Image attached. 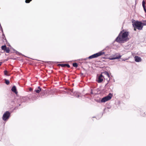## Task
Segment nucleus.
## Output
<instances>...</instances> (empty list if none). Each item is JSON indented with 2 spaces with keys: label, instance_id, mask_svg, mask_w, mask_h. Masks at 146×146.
I'll return each mask as SVG.
<instances>
[{
  "label": "nucleus",
  "instance_id": "obj_2",
  "mask_svg": "<svg viewBox=\"0 0 146 146\" xmlns=\"http://www.w3.org/2000/svg\"><path fill=\"white\" fill-rule=\"evenodd\" d=\"M132 23L133 27H136L139 30H141L142 29L143 26L141 22L135 21V20H133L132 21Z\"/></svg>",
  "mask_w": 146,
  "mask_h": 146
},
{
  "label": "nucleus",
  "instance_id": "obj_17",
  "mask_svg": "<svg viewBox=\"0 0 146 146\" xmlns=\"http://www.w3.org/2000/svg\"><path fill=\"white\" fill-rule=\"evenodd\" d=\"M42 91V89H36L35 90V91L37 93H39L40 91Z\"/></svg>",
  "mask_w": 146,
  "mask_h": 146
},
{
  "label": "nucleus",
  "instance_id": "obj_32",
  "mask_svg": "<svg viewBox=\"0 0 146 146\" xmlns=\"http://www.w3.org/2000/svg\"><path fill=\"white\" fill-rule=\"evenodd\" d=\"M96 101L98 102H100V101Z\"/></svg>",
  "mask_w": 146,
  "mask_h": 146
},
{
  "label": "nucleus",
  "instance_id": "obj_28",
  "mask_svg": "<svg viewBox=\"0 0 146 146\" xmlns=\"http://www.w3.org/2000/svg\"><path fill=\"white\" fill-rule=\"evenodd\" d=\"M29 91H32V88H29Z\"/></svg>",
  "mask_w": 146,
  "mask_h": 146
},
{
  "label": "nucleus",
  "instance_id": "obj_21",
  "mask_svg": "<svg viewBox=\"0 0 146 146\" xmlns=\"http://www.w3.org/2000/svg\"><path fill=\"white\" fill-rule=\"evenodd\" d=\"M5 83L7 84L8 85L10 83L9 81L8 80H7V79L5 80Z\"/></svg>",
  "mask_w": 146,
  "mask_h": 146
},
{
  "label": "nucleus",
  "instance_id": "obj_12",
  "mask_svg": "<svg viewBox=\"0 0 146 146\" xmlns=\"http://www.w3.org/2000/svg\"><path fill=\"white\" fill-rule=\"evenodd\" d=\"M73 95L75 96H76L77 98H79L80 96L78 93L77 92H74V93Z\"/></svg>",
  "mask_w": 146,
  "mask_h": 146
},
{
  "label": "nucleus",
  "instance_id": "obj_33",
  "mask_svg": "<svg viewBox=\"0 0 146 146\" xmlns=\"http://www.w3.org/2000/svg\"><path fill=\"white\" fill-rule=\"evenodd\" d=\"M21 105V104H19V106Z\"/></svg>",
  "mask_w": 146,
  "mask_h": 146
},
{
  "label": "nucleus",
  "instance_id": "obj_15",
  "mask_svg": "<svg viewBox=\"0 0 146 146\" xmlns=\"http://www.w3.org/2000/svg\"><path fill=\"white\" fill-rule=\"evenodd\" d=\"M94 58V56L93 55H92L90 56H89L88 58H89V59H92V58ZM87 58H85V59H84L82 60H86Z\"/></svg>",
  "mask_w": 146,
  "mask_h": 146
},
{
  "label": "nucleus",
  "instance_id": "obj_13",
  "mask_svg": "<svg viewBox=\"0 0 146 146\" xmlns=\"http://www.w3.org/2000/svg\"><path fill=\"white\" fill-rule=\"evenodd\" d=\"M103 73L104 74L107 75V76H108V78H110L109 74L108 72L105 71Z\"/></svg>",
  "mask_w": 146,
  "mask_h": 146
},
{
  "label": "nucleus",
  "instance_id": "obj_30",
  "mask_svg": "<svg viewBox=\"0 0 146 146\" xmlns=\"http://www.w3.org/2000/svg\"><path fill=\"white\" fill-rule=\"evenodd\" d=\"M81 76H83L84 75L83 73H81Z\"/></svg>",
  "mask_w": 146,
  "mask_h": 146
},
{
  "label": "nucleus",
  "instance_id": "obj_10",
  "mask_svg": "<svg viewBox=\"0 0 146 146\" xmlns=\"http://www.w3.org/2000/svg\"><path fill=\"white\" fill-rule=\"evenodd\" d=\"M145 2L144 0H143L142 2V6L143 7V9L144 11H145V12H146V9L145 8Z\"/></svg>",
  "mask_w": 146,
  "mask_h": 146
},
{
  "label": "nucleus",
  "instance_id": "obj_9",
  "mask_svg": "<svg viewBox=\"0 0 146 146\" xmlns=\"http://www.w3.org/2000/svg\"><path fill=\"white\" fill-rule=\"evenodd\" d=\"M11 90L13 92L17 94V93L16 88L15 86H13L11 89Z\"/></svg>",
  "mask_w": 146,
  "mask_h": 146
},
{
  "label": "nucleus",
  "instance_id": "obj_20",
  "mask_svg": "<svg viewBox=\"0 0 146 146\" xmlns=\"http://www.w3.org/2000/svg\"><path fill=\"white\" fill-rule=\"evenodd\" d=\"M5 51L7 53H9L10 51V49L9 48H7Z\"/></svg>",
  "mask_w": 146,
  "mask_h": 146
},
{
  "label": "nucleus",
  "instance_id": "obj_14",
  "mask_svg": "<svg viewBox=\"0 0 146 146\" xmlns=\"http://www.w3.org/2000/svg\"><path fill=\"white\" fill-rule=\"evenodd\" d=\"M2 40H3V41H4V40H5L6 41L7 40L3 33L2 35Z\"/></svg>",
  "mask_w": 146,
  "mask_h": 146
},
{
  "label": "nucleus",
  "instance_id": "obj_19",
  "mask_svg": "<svg viewBox=\"0 0 146 146\" xmlns=\"http://www.w3.org/2000/svg\"><path fill=\"white\" fill-rule=\"evenodd\" d=\"M73 66L75 67H77L78 66V65L76 63H74L72 64Z\"/></svg>",
  "mask_w": 146,
  "mask_h": 146
},
{
  "label": "nucleus",
  "instance_id": "obj_5",
  "mask_svg": "<svg viewBox=\"0 0 146 146\" xmlns=\"http://www.w3.org/2000/svg\"><path fill=\"white\" fill-rule=\"evenodd\" d=\"M104 52L102 51H100L96 53L93 54L94 58H97L99 56H100L104 54Z\"/></svg>",
  "mask_w": 146,
  "mask_h": 146
},
{
  "label": "nucleus",
  "instance_id": "obj_25",
  "mask_svg": "<svg viewBox=\"0 0 146 146\" xmlns=\"http://www.w3.org/2000/svg\"><path fill=\"white\" fill-rule=\"evenodd\" d=\"M91 92H90L91 94H93V90H92L91 89Z\"/></svg>",
  "mask_w": 146,
  "mask_h": 146
},
{
  "label": "nucleus",
  "instance_id": "obj_26",
  "mask_svg": "<svg viewBox=\"0 0 146 146\" xmlns=\"http://www.w3.org/2000/svg\"><path fill=\"white\" fill-rule=\"evenodd\" d=\"M127 60L126 59H122V61H125V60Z\"/></svg>",
  "mask_w": 146,
  "mask_h": 146
},
{
  "label": "nucleus",
  "instance_id": "obj_4",
  "mask_svg": "<svg viewBox=\"0 0 146 146\" xmlns=\"http://www.w3.org/2000/svg\"><path fill=\"white\" fill-rule=\"evenodd\" d=\"M10 115V113L9 111H6L3 114L2 118L4 121H5L9 118Z\"/></svg>",
  "mask_w": 146,
  "mask_h": 146
},
{
  "label": "nucleus",
  "instance_id": "obj_3",
  "mask_svg": "<svg viewBox=\"0 0 146 146\" xmlns=\"http://www.w3.org/2000/svg\"><path fill=\"white\" fill-rule=\"evenodd\" d=\"M113 95L111 93H109L108 95L102 98L101 100V102H105L110 100L112 97Z\"/></svg>",
  "mask_w": 146,
  "mask_h": 146
},
{
  "label": "nucleus",
  "instance_id": "obj_31",
  "mask_svg": "<svg viewBox=\"0 0 146 146\" xmlns=\"http://www.w3.org/2000/svg\"><path fill=\"white\" fill-rule=\"evenodd\" d=\"M134 27V30L135 31H136V29H135V27Z\"/></svg>",
  "mask_w": 146,
  "mask_h": 146
},
{
  "label": "nucleus",
  "instance_id": "obj_18",
  "mask_svg": "<svg viewBox=\"0 0 146 146\" xmlns=\"http://www.w3.org/2000/svg\"><path fill=\"white\" fill-rule=\"evenodd\" d=\"M141 22L143 26L146 25V20L142 21Z\"/></svg>",
  "mask_w": 146,
  "mask_h": 146
},
{
  "label": "nucleus",
  "instance_id": "obj_1",
  "mask_svg": "<svg viewBox=\"0 0 146 146\" xmlns=\"http://www.w3.org/2000/svg\"><path fill=\"white\" fill-rule=\"evenodd\" d=\"M123 31H124L123 30L120 32L118 36L115 40V41L121 43L124 42H126L129 40V38H128V32L125 31L123 33Z\"/></svg>",
  "mask_w": 146,
  "mask_h": 146
},
{
  "label": "nucleus",
  "instance_id": "obj_22",
  "mask_svg": "<svg viewBox=\"0 0 146 146\" xmlns=\"http://www.w3.org/2000/svg\"><path fill=\"white\" fill-rule=\"evenodd\" d=\"M13 50H14V51H16V53L17 54H19V55H22L21 53L19 52H18L17 51H16L14 49H13Z\"/></svg>",
  "mask_w": 146,
  "mask_h": 146
},
{
  "label": "nucleus",
  "instance_id": "obj_8",
  "mask_svg": "<svg viewBox=\"0 0 146 146\" xmlns=\"http://www.w3.org/2000/svg\"><path fill=\"white\" fill-rule=\"evenodd\" d=\"M58 66H60L61 67H64L66 66H67L68 68H70V65L68 64H58Z\"/></svg>",
  "mask_w": 146,
  "mask_h": 146
},
{
  "label": "nucleus",
  "instance_id": "obj_29",
  "mask_svg": "<svg viewBox=\"0 0 146 146\" xmlns=\"http://www.w3.org/2000/svg\"><path fill=\"white\" fill-rule=\"evenodd\" d=\"M18 108L17 107H16L15 108H14V109L15 110H16V109H17Z\"/></svg>",
  "mask_w": 146,
  "mask_h": 146
},
{
  "label": "nucleus",
  "instance_id": "obj_11",
  "mask_svg": "<svg viewBox=\"0 0 146 146\" xmlns=\"http://www.w3.org/2000/svg\"><path fill=\"white\" fill-rule=\"evenodd\" d=\"M121 57V56L120 55H119V56H116L115 57H113L111 58H110V59L111 60H113L114 59H119Z\"/></svg>",
  "mask_w": 146,
  "mask_h": 146
},
{
  "label": "nucleus",
  "instance_id": "obj_27",
  "mask_svg": "<svg viewBox=\"0 0 146 146\" xmlns=\"http://www.w3.org/2000/svg\"><path fill=\"white\" fill-rule=\"evenodd\" d=\"M38 89H39V90H40V89H42L41 88H40V86H38Z\"/></svg>",
  "mask_w": 146,
  "mask_h": 146
},
{
  "label": "nucleus",
  "instance_id": "obj_16",
  "mask_svg": "<svg viewBox=\"0 0 146 146\" xmlns=\"http://www.w3.org/2000/svg\"><path fill=\"white\" fill-rule=\"evenodd\" d=\"M7 48V47L6 46V45H4L3 46H1V49L2 50H5V49H6V48Z\"/></svg>",
  "mask_w": 146,
  "mask_h": 146
},
{
  "label": "nucleus",
  "instance_id": "obj_7",
  "mask_svg": "<svg viewBox=\"0 0 146 146\" xmlns=\"http://www.w3.org/2000/svg\"><path fill=\"white\" fill-rule=\"evenodd\" d=\"M135 60L136 62H139L141 61V58L138 56H135Z\"/></svg>",
  "mask_w": 146,
  "mask_h": 146
},
{
  "label": "nucleus",
  "instance_id": "obj_23",
  "mask_svg": "<svg viewBox=\"0 0 146 146\" xmlns=\"http://www.w3.org/2000/svg\"><path fill=\"white\" fill-rule=\"evenodd\" d=\"M32 0H26L25 3H29Z\"/></svg>",
  "mask_w": 146,
  "mask_h": 146
},
{
  "label": "nucleus",
  "instance_id": "obj_24",
  "mask_svg": "<svg viewBox=\"0 0 146 146\" xmlns=\"http://www.w3.org/2000/svg\"><path fill=\"white\" fill-rule=\"evenodd\" d=\"M4 73L5 75H7V70H5L4 71Z\"/></svg>",
  "mask_w": 146,
  "mask_h": 146
},
{
  "label": "nucleus",
  "instance_id": "obj_6",
  "mask_svg": "<svg viewBox=\"0 0 146 146\" xmlns=\"http://www.w3.org/2000/svg\"><path fill=\"white\" fill-rule=\"evenodd\" d=\"M103 78L104 76L102 75V74H100L98 78L97 82L99 83L103 81Z\"/></svg>",
  "mask_w": 146,
  "mask_h": 146
}]
</instances>
